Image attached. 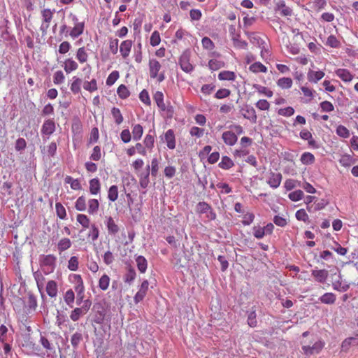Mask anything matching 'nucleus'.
Instances as JSON below:
<instances>
[{
  "label": "nucleus",
  "mask_w": 358,
  "mask_h": 358,
  "mask_svg": "<svg viewBox=\"0 0 358 358\" xmlns=\"http://www.w3.org/2000/svg\"><path fill=\"white\" fill-rule=\"evenodd\" d=\"M111 115L115 120V122L119 125L120 124L123 120V116L120 112V110L118 108L113 107L111 109Z\"/></svg>",
  "instance_id": "58836bf2"
},
{
  "label": "nucleus",
  "mask_w": 358,
  "mask_h": 358,
  "mask_svg": "<svg viewBox=\"0 0 358 358\" xmlns=\"http://www.w3.org/2000/svg\"><path fill=\"white\" fill-rule=\"evenodd\" d=\"M208 66L212 71H217L224 66V62L217 59H212L208 62Z\"/></svg>",
  "instance_id": "37998d69"
},
{
  "label": "nucleus",
  "mask_w": 358,
  "mask_h": 358,
  "mask_svg": "<svg viewBox=\"0 0 358 358\" xmlns=\"http://www.w3.org/2000/svg\"><path fill=\"white\" fill-rule=\"evenodd\" d=\"M311 275L315 278L317 282L324 283L327 279L328 271L325 269H313L311 271Z\"/></svg>",
  "instance_id": "ddd939ff"
},
{
  "label": "nucleus",
  "mask_w": 358,
  "mask_h": 358,
  "mask_svg": "<svg viewBox=\"0 0 358 358\" xmlns=\"http://www.w3.org/2000/svg\"><path fill=\"white\" fill-rule=\"evenodd\" d=\"M292 80L290 78H281L277 81V85L281 89H290L292 86Z\"/></svg>",
  "instance_id": "c9c22d12"
},
{
  "label": "nucleus",
  "mask_w": 358,
  "mask_h": 358,
  "mask_svg": "<svg viewBox=\"0 0 358 358\" xmlns=\"http://www.w3.org/2000/svg\"><path fill=\"white\" fill-rule=\"evenodd\" d=\"M324 343L320 340H317L313 345H303L302 350L306 356L318 354L324 348Z\"/></svg>",
  "instance_id": "20e7f679"
},
{
  "label": "nucleus",
  "mask_w": 358,
  "mask_h": 358,
  "mask_svg": "<svg viewBox=\"0 0 358 358\" xmlns=\"http://www.w3.org/2000/svg\"><path fill=\"white\" fill-rule=\"evenodd\" d=\"M153 99L156 102L157 106L163 111L166 108V105L164 102V94L162 92L157 91L155 93Z\"/></svg>",
  "instance_id": "7c9ffc66"
},
{
  "label": "nucleus",
  "mask_w": 358,
  "mask_h": 358,
  "mask_svg": "<svg viewBox=\"0 0 358 358\" xmlns=\"http://www.w3.org/2000/svg\"><path fill=\"white\" fill-rule=\"evenodd\" d=\"M233 166V161L227 156L222 157L221 162L219 163V166L223 169H229Z\"/></svg>",
  "instance_id": "09e8293b"
},
{
  "label": "nucleus",
  "mask_w": 358,
  "mask_h": 358,
  "mask_svg": "<svg viewBox=\"0 0 358 358\" xmlns=\"http://www.w3.org/2000/svg\"><path fill=\"white\" fill-rule=\"evenodd\" d=\"M81 85L82 80L76 76H73L70 86L71 91L74 94H78L81 90Z\"/></svg>",
  "instance_id": "c85d7f7f"
},
{
  "label": "nucleus",
  "mask_w": 358,
  "mask_h": 358,
  "mask_svg": "<svg viewBox=\"0 0 358 358\" xmlns=\"http://www.w3.org/2000/svg\"><path fill=\"white\" fill-rule=\"evenodd\" d=\"M336 74L339 77L343 82H350L353 79V75L345 69H338L336 71Z\"/></svg>",
  "instance_id": "5701e85b"
},
{
  "label": "nucleus",
  "mask_w": 358,
  "mask_h": 358,
  "mask_svg": "<svg viewBox=\"0 0 358 358\" xmlns=\"http://www.w3.org/2000/svg\"><path fill=\"white\" fill-rule=\"evenodd\" d=\"M236 76L234 72L230 71H222L218 74V79L220 80H235Z\"/></svg>",
  "instance_id": "2f4dec72"
},
{
  "label": "nucleus",
  "mask_w": 358,
  "mask_h": 358,
  "mask_svg": "<svg viewBox=\"0 0 358 358\" xmlns=\"http://www.w3.org/2000/svg\"><path fill=\"white\" fill-rule=\"evenodd\" d=\"M85 314V313L80 308H76L71 311L70 318L73 322H76Z\"/></svg>",
  "instance_id": "4d7b16f0"
},
{
  "label": "nucleus",
  "mask_w": 358,
  "mask_h": 358,
  "mask_svg": "<svg viewBox=\"0 0 358 358\" xmlns=\"http://www.w3.org/2000/svg\"><path fill=\"white\" fill-rule=\"evenodd\" d=\"M99 203L97 199H92L88 201V213L91 215L96 214L99 209Z\"/></svg>",
  "instance_id": "79ce46f5"
},
{
  "label": "nucleus",
  "mask_w": 358,
  "mask_h": 358,
  "mask_svg": "<svg viewBox=\"0 0 358 358\" xmlns=\"http://www.w3.org/2000/svg\"><path fill=\"white\" fill-rule=\"evenodd\" d=\"M56 319V323L60 328L64 326L66 327L69 322V317L64 311L57 310Z\"/></svg>",
  "instance_id": "393cba45"
},
{
  "label": "nucleus",
  "mask_w": 358,
  "mask_h": 358,
  "mask_svg": "<svg viewBox=\"0 0 358 358\" xmlns=\"http://www.w3.org/2000/svg\"><path fill=\"white\" fill-rule=\"evenodd\" d=\"M75 208L78 211L86 210V200L83 196L78 197L75 203Z\"/></svg>",
  "instance_id": "3c124183"
},
{
  "label": "nucleus",
  "mask_w": 358,
  "mask_h": 358,
  "mask_svg": "<svg viewBox=\"0 0 358 358\" xmlns=\"http://www.w3.org/2000/svg\"><path fill=\"white\" fill-rule=\"evenodd\" d=\"M190 53L184 52L179 59V64L182 70L186 73H191L194 70V66L189 62Z\"/></svg>",
  "instance_id": "39448f33"
},
{
  "label": "nucleus",
  "mask_w": 358,
  "mask_h": 358,
  "mask_svg": "<svg viewBox=\"0 0 358 358\" xmlns=\"http://www.w3.org/2000/svg\"><path fill=\"white\" fill-rule=\"evenodd\" d=\"M250 70L254 73H266L267 72V68L262 64L261 62H255L250 66Z\"/></svg>",
  "instance_id": "49530a36"
},
{
  "label": "nucleus",
  "mask_w": 358,
  "mask_h": 358,
  "mask_svg": "<svg viewBox=\"0 0 358 358\" xmlns=\"http://www.w3.org/2000/svg\"><path fill=\"white\" fill-rule=\"evenodd\" d=\"M106 226L109 234L115 235L119 231V227L111 217H106Z\"/></svg>",
  "instance_id": "412c9836"
},
{
  "label": "nucleus",
  "mask_w": 358,
  "mask_h": 358,
  "mask_svg": "<svg viewBox=\"0 0 358 358\" xmlns=\"http://www.w3.org/2000/svg\"><path fill=\"white\" fill-rule=\"evenodd\" d=\"M255 220V215L252 213H247L243 217L242 224L244 226L250 225Z\"/></svg>",
  "instance_id": "774afa93"
},
{
  "label": "nucleus",
  "mask_w": 358,
  "mask_h": 358,
  "mask_svg": "<svg viewBox=\"0 0 358 358\" xmlns=\"http://www.w3.org/2000/svg\"><path fill=\"white\" fill-rule=\"evenodd\" d=\"M90 190L92 194H97L100 190L99 180H90Z\"/></svg>",
  "instance_id": "0e129e2a"
},
{
  "label": "nucleus",
  "mask_w": 358,
  "mask_h": 358,
  "mask_svg": "<svg viewBox=\"0 0 358 358\" xmlns=\"http://www.w3.org/2000/svg\"><path fill=\"white\" fill-rule=\"evenodd\" d=\"M351 345L357 346L358 345V338L356 337H350L345 338L341 345V348L343 351H347L350 348Z\"/></svg>",
  "instance_id": "cd10ccee"
},
{
  "label": "nucleus",
  "mask_w": 358,
  "mask_h": 358,
  "mask_svg": "<svg viewBox=\"0 0 358 358\" xmlns=\"http://www.w3.org/2000/svg\"><path fill=\"white\" fill-rule=\"evenodd\" d=\"M135 262L137 268L141 273H145L148 268V261L144 256L136 255Z\"/></svg>",
  "instance_id": "dca6fc26"
},
{
  "label": "nucleus",
  "mask_w": 358,
  "mask_h": 358,
  "mask_svg": "<svg viewBox=\"0 0 358 358\" xmlns=\"http://www.w3.org/2000/svg\"><path fill=\"white\" fill-rule=\"evenodd\" d=\"M85 23L83 22H76L74 25L73 28L70 32V36L73 38H76L79 36H80L84 31Z\"/></svg>",
  "instance_id": "a878e982"
},
{
  "label": "nucleus",
  "mask_w": 358,
  "mask_h": 358,
  "mask_svg": "<svg viewBox=\"0 0 358 358\" xmlns=\"http://www.w3.org/2000/svg\"><path fill=\"white\" fill-rule=\"evenodd\" d=\"M241 111L242 112V115L244 118L249 120L252 123H256L257 116L256 111L252 106L245 105L241 108Z\"/></svg>",
  "instance_id": "6e6552de"
},
{
  "label": "nucleus",
  "mask_w": 358,
  "mask_h": 358,
  "mask_svg": "<svg viewBox=\"0 0 358 358\" xmlns=\"http://www.w3.org/2000/svg\"><path fill=\"white\" fill-rule=\"evenodd\" d=\"M336 300V296L332 292H326L319 298V301L326 305H333Z\"/></svg>",
  "instance_id": "aec40b11"
},
{
  "label": "nucleus",
  "mask_w": 358,
  "mask_h": 358,
  "mask_svg": "<svg viewBox=\"0 0 358 358\" xmlns=\"http://www.w3.org/2000/svg\"><path fill=\"white\" fill-rule=\"evenodd\" d=\"M164 141L169 149L173 150L176 148V138L172 129H169L164 134Z\"/></svg>",
  "instance_id": "6ab92c4d"
},
{
  "label": "nucleus",
  "mask_w": 358,
  "mask_h": 358,
  "mask_svg": "<svg viewBox=\"0 0 358 358\" xmlns=\"http://www.w3.org/2000/svg\"><path fill=\"white\" fill-rule=\"evenodd\" d=\"M253 88L255 89L259 94H264L266 96L271 98L273 96V92L268 89L266 87L262 86L258 84H255Z\"/></svg>",
  "instance_id": "a19ab883"
},
{
  "label": "nucleus",
  "mask_w": 358,
  "mask_h": 358,
  "mask_svg": "<svg viewBox=\"0 0 358 358\" xmlns=\"http://www.w3.org/2000/svg\"><path fill=\"white\" fill-rule=\"evenodd\" d=\"M65 76L62 71H57L54 73L53 82L55 85H59L64 83Z\"/></svg>",
  "instance_id": "69168bd1"
},
{
  "label": "nucleus",
  "mask_w": 358,
  "mask_h": 358,
  "mask_svg": "<svg viewBox=\"0 0 358 358\" xmlns=\"http://www.w3.org/2000/svg\"><path fill=\"white\" fill-rule=\"evenodd\" d=\"M253 236L257 239H262L265 234V229L259 226H254L252 228Z\"/></svg>",
  "instance_id": "052dcab7"
},
{
  "label": "nucleus",
  "mask_w": 358,
  "mask_h": 358,
  "mask_svg": "<svg viewBox=\"0 0 358 358\" xmlns=\"http://www.w3.org/2000/svg\"><path fill=\"white\" fill-rule=\"evenodd\" d=\"M99 236V230L98 227L94 224H91L90 229L88 234V238H91L93 241L98 239Z\"/></svg>",
  "instance_id": "864d4df0"
},
{
  "label": "nucleus",
  "mask_w": 358,
  "mask_h": 358,
  "mask_svg": "<svg viewBox=\"0 0 358 358\" xmlns=\"http://www.w3.org/2000/svg\"><path fill=\"white\" fill-rule=\"evenodd\" d=\"M332 287L339 292H345L350 288V284L346 281L335 280L332 282Z\"/></svg>",
  "instance_id": "4be33fe9"
},
{
  "label": "nucleus",
  "mask_w": 358,
  "mask_h": 358,
  "mask_svg": "<svg viewBox=\"0 0 358 358\" xmlns=\"http://www.w3.org/2000/svg\"><path fill=\"white\" fill-rule=\"evenodd\" d=\"M40 342L47 351L48 358H56L57 353L53 345L43 336H41Z\"/></svg>",
  "instance_id": "1a4fd4ad"
},
{
  "label": "nucleus",
  "mask_w": 358,
  "mask_h": 358,
  "mask_svg": "<svg viewBox=\"0 0 358 358\" xmlns=\"http://www.w3.org/2000/svg\"><path fill=\"white\" fill-rule=\"evenodd\" d=\"M55 131V124L53 120H45L41 128V133L43 135L50 136Z\"/></svg>",
  "instance_id": "4468645a"
},
{
  "label": "nucleus",
  "mask_w": 358,
  "mask_h": 358,
  "mask_svg": "<svg viewBox=\"0 0 358 358\" xmlns=\"http://www.w3.org/2000/svg\"><path fill=\"white\" fill-rule=\"evenodd\" d=\"M196 213L199 215H205L208 221L216 219V213L212 207L205 201H200L196 206Z\"/></svg>",
  "instance_id": "7ed1b4c3"
},
{
  "label": "nucleus",
  "mask_w": 358,
  "mask_h": 358,
  "mask_svg": "<svg viewBox=\"0 0 358 358\" xmlns=\"http://www.w3.org/2000/svg\"><path fill=\"white\" fill-rule=\"evenodd\" d=\"M303 196V192L300 189L292 192L288 195L289 199L292 201H300Z\"/></svg>",
  "instance_id": "bf43d9fd"
},
{
  "label": "nucleus",
  "mask_w": 358,
  "mask_h": 358,
  "mask_svg": "<svg viewBox=\"0 0 358 358\" xmlns=\"http://www.w3.org/2000/svg\"><path fill=\"white\" fill-rule=\"evenodd\" d=\"M300 137L303 140L308 141L310 145H313L315 141L313 139L311 133L307 129H303L300 132Z\"/></svg>",
  "instance_id": "338daca9"
},
{
  "label": "nucleus",
  "mask_w": 358,
  "mask_h": 358,
  "mask_svg": "<svg viewBox=\"0 0 358 358\" xmlns=\"http://www.w3.org/2000/svg\"><path fill=\"white\" fill-rule=\"evenodd\" d=\"M149 282L148 280H144L139 287L138 291L134 296V301L136 304H138L142 301L147 294L148 291Z\"/></svg>",
  "instance_id": "0eeeda50"
},
{
  "label": "nucleus",
  "mask_w": 358,
  "mask_h": 358,
  "mask_svg": "<svg viewBox=\"0 0 358 358\" xmlns=\"http://www.w3.org/2000/svg\"><path fill=\"white\" fill-rule=\"evenodd\" d=\"M68 268L70 271H76L78 268V259L76 256L71 257L68 262Z\"/></svg>",
  "instance_id": "680f3d73"
},
{
  "label": "nucleus",
  "mask_w": 358,
  "mask_h": 358,
  "mask_svg": "<svg viewBox=\"0 0 358 358\" xmlns=\"http://www.w3.org/2000/svg\"><path fill=\"white\" fill-rule=\"evenodd\" d=\"M76 220L83 228L87 229L90 227V221L86 215L78 214Z\"/></svg>",
  "instance_id": "a18cd8bd"
},
{
  "label": "nucleus",
  "mask_w": 358,
  "mask_h": 358,
  "mask_svg": "<svg viewBox=\"0 0 358 358\" xmlns=\"http://www.w3.org/2000/svg\"><path fill=\"white\" fill-rule=\"evenodd\" d=\"M295 217L297 220L303 221L304 222H309V217L304 209H299L295 213Z\"/></svg>",
  "instance_id": "6e6d98bb"
},
{
  "label": "nucleus",
  "mask_w": 358,
  "mask_h": 358,
  "mask_svg": "<svg viewBox=\"0 0 358 358\" xmlns=\"http://www.w3.org/2000/svg\"><path fill=\"white\" fill-rule=\"evenodd\" d=\"M117 94L122 99H127L130 95L129 90L124 85H120L118 87Z\"/></svg>",
  "instance_id": "5fc2aeb1"
},
{
  "label": "nucleus",
  "mask_w": 358,
  "mask_h": 358,
  "mask_svg": "<svg viewBox=\"0 0 358 358\" xmlns=\"http://www.w3.org/2000/svg\"><path fill=\"white\" fill-rule=\"evenodd\" d=\"M76 59L82 64L87 61L88 54L84 47L78 49L76 52Z\"/></svg>",
  "instance_id": "c03bdc74"
},
{
  "label": "nucleus",
  "mask_w": 358,
  "mask_h": 358,
  "mask_svg": "<svg viewBox=\"0 0 358 358\" xmlns=\"http://www.w3.org/2000/svg\"><path fill=\"white\" fill-rule=\"evenodd\" d=\"M25 307L29 313L34 312L38 306L36 296L31 292L28 293Z\"/></svg>",
  "instance_id": "f8f14e48"
},
{
  "label": "nucleus",
  "mask_w": 358,
  "mask_h": 358,
  "mask_svg": "<svg viewBox=\"0 0 358 358\" xmlns=\"http://www.w3.org/2000/svg\"><path fill=\"white\" fill-rule=\"evenodd\" d=\"M324 75L325 73L322 71H314L310 69L307 73V79L310 83H317L324 76Z\"/></svg>",
  "instance_id": "9b49d317"
},
{
  "label": "nucleus",
  "mask_w": 358,
  "mask_h": 358,
  "mask_svg": "<svg viewBox=\"0 0 358 358\" xmlns=\"http://www.w3.org/2000/svg\"><path fill=\"white\" fill-rule=\"evenodd\" d=\"M45 290L47 294L51 298H55L58 293L57 283L55 280H49L47 282Z\"/></svg>",
  "instance_id": "f3484780"
},
{
  "label": "nucleus",
  "mask_w": 358,
  "mask_h": 358,
  "mask_svg": "<svg viewBox=\"0 0 358 358\" xmlns=\"http://www.w3.org/2000/svg\"><path fill=\"white\" fill-rule=\"evenodd\" d=\"M57 257L53 255H42L40 256V266L45 275H48L55 269Z\"/></svg>",
  "instance_id": "f257e3e1"
},
{
  "label": "nucleus",
  "mask_w": 358,
  "mask_h": 358,
  "mask_svg": "<svg viewBox=\"0 0 358 358\" xmlns=\"http://www.w3.org/2000/svg\"><path fill=\"white\" fill-rule=\"evenodd\" d=\"M118 197V190L117 187L115 185H112L108 190V198L110 201H115L117 200Z\"/></svg>",
  "instance_id": "13d9d810"
},
{
  "label": "nucleus",
  "mask_w": 358,
  "mask_h": 358,
  "mask_svg": "<svg viewBox=\"0 0 358 358\" xmlns=\"http://www.w3.org/2000/svg\"><path fill=\"white\" fill-rule=\"evenodd\" d=\"M71 246V241L68 238H62L57 244V248L59 252H62L69 248H70Z\"/></svg>",
  "instance_id": "72a5a7b5"
},
{
  "label": "nucleus",
  "mask_w": 358,
  "mask_h": 358,
  "mask_svg": "<svg viewBox=\"0 0 358 358\" xmlns=\"http://www.w3.org/2000/svg\"><path fill=\"white\" fill-rule=\"evenodd\" d=\"M275 10L280 12L282 16H291L293 14L292 9L286 6L284 0H279L275 5Z\"/></svg>",
  "instance_id": "9d476101"
},
{
  "label": "nucleus",
  "mask_w": 358,
  "mask_h": 358,
  "mask_svg": "<svg viewBox=\"0 0 358 358\" xmlns=\"http://www.w3.org/2000/svg\"><path fill=\"white\" fill-rule=\"evenodd\" d=\"M41 14L43 17V22L41 25L40 29L43 34H45L53 17V13L50 9L45 8L41 11Z\"/></svg>",
  "instance_id": "423d86ee"
},
{
  "label": "nucleus",
  "mask_w": 358,
  "mask_h": 358,
  "mask_svg": "<svg viewBox=\"0 0 358 358\" xmlns=\"http://www.w3.org/2000/svg\"><path fill=\"white\" fill-rule=\"evenodd\" d=\"M336 134L338 136L347 138L350 136V131L343 125H339L336 128Z\"/></svg>",
  "instance_id": "e2e57ef3"
},
{
  "label": "nucleus",
  "mask_w": 358,
  "mask_h": 358,
  "mask_svg": "<svg viewBox=\"0 0 358 358\" xmlns=\"http://www.w3.org/2000/svg\"><path fill=\"white\" fill-rule=\"evenodd\" d=\"M55 210H56L57 215L60 220L66 219V209L61 203H59V202L56 203Z\"/></svg>",
  "instance_id": "de8ad7c7"
},
{
  "label": "nucleus",
  "mask_w": 358,
  "mask_h": 358,
  "mask_svg": "<svg viewBox=\"0 0 358 358\" xmlns=\"http://www.w3.org/2000/svg\"><path fill=\"white\" fill-rule=\"evenodd\" d=\"M300 160L303 164L310 165L314 163L315 157L312 153L306 152L302 154Z\"/></svg>",
  "instance_id": "e433bc0d"
},
{
  "label": "nucleus",
  "mask_w": 358,
  "mask_h": 358,
  "mask_svg": "<svg viewBox=\"0 0 358 358\" xmlns=\"http://www.w3.org/2000/svg\"><path fill=\"white\" fill-rule=\"evenodd\" d=\"M83 88L90 92L97 90V83L95 79L90 81H85L83 83Z\"/></svg>",
  "instance_id": "8fccbe9b"
},
{
  "label": "nucleus",
  "mask_w": 358,
  "mask_h": 358,
  "mask_svg": "<svg viewBox=\"0 0 358 358\" xmlns=\"http://www.w3.org/2000/svg\"><path fill=\"white\" fill-rule=\"evenodd\" d=\"M136 277V273L135 269L133 267L129 266L127 268L126 273L124 275V282L125 283L131 285L134 281Z\"/></svg>",
  "instance_id": "bb28decb"
},
{
  "label": "nucleus",
  "mask_w": 358,
  "mask_h": 358,
  "mask_svg": "<svg viewBox=\"0 0 358 358\" xmlns=\"http://www.w3.org/2000/svg\"><path fill=\"white\" fill-rule=\"evenodd\" d=\"M110 277L107 274H103L99 280V287L102 291H106L110 284Z\"/></svg>",
  "instance_id": "ea45409f"
},
{
  "label": "nucleus",
  "mask_w": 358,
  "mask_h": 358,
  "mask_svg": "<svg viewBox=\"0 0 358 358\" xmlns=\"http://www.w3.org/2000/svg\"><path fill=\"white\" fill-rule=\"evenodd\" d=\"M132 45L133 43L131 40H125L121 43L120 46V52L124 59H126L127 57H129Z\"/></svg>",
  "instance_id": "2eb2a0df"
},
{
  "label": "nucleus",
  "mask_w": 358,
  "mask_h": 358,
  "mask_svg": "<svg viewBox=\"0 0 358 358\" xmlns=\"http://www.w3.org/2000/svg\"><path fill=\"white\" fill-rule=\"evenodd\" d=\"M149 73L151 78H156L158 83H162L165 79L164 72H159L162 65L159 61L155 59L149 60Z\"/></svg>",
  "instance_id": "f03ea898"
},
{
  "label": "nucleus",
  "mask_w": 358,
  "mask_h": 358,
  "mask_svg": "<svg viewBox=\"0 0 358 358\" xmlns=\"http://www.w3.org/2000/svg\"><path fill=\"white\" fill-rule=\"evenodd\" d=\"M222 138L224 142L230 146L235 145L238 140L237 136L231 131H224Z\"/></svg>",
  "instance_id": "a211bd4d"
},
{
  "label": "nucleus",
  "mask_w": 358,
  "mask_h": 358,
  "mask_svg": "<svg viewBox=\"0 0 358 358\" xmlns=\"http://www.w3.org/2000/svg\"><path fill=\"white\" fill-rule=\"evenodd\" d=\"M83 340V335L80 332H75L71 338V343L74 348H77L81 341Z\"/></svg>",
  "instance_id": "603ef678"
},
{
  "label": "nucleus",
  "mask_w": 358,
  "mask_h": 358,
  "mask_svg": "<svg viewBox=\"0 0 358 358\" xmlns=\"http://www.w3.org/2000/svg\"><path fill=\"white\" fill-rule=\"evenodd\" d=\"M143 134V128L141 124H136L134 125V127L132 128V135H133L134 140H135V141L140 140L142 137Z\"/></svg>",
  "instance_id": "4c0bfd02"
},
{
  "label": "nucleus",
  "mask_w": 358,
  "mask_h": 358,
  "mask_svg": "<svg viewBox=\"0 0 358 358\" xmlns=\"http://www.w3.org/2000/svg\"><path fill=\"white\" fill-rule=\"evenodd\" d=\"M64 300L66 305L70 307L73 308L75 301V294L74 292L71 289L67 290L64 295Z\"/></svg>",
  "instance_id": "473e14b6"
},
{
  "label": "nucleus",
  "mask_w": 358,
  "mask_h": 358,
  "mask_svg": "<svg viewBox=\"0 0 358 358\" xmlns=\"http://www.w3.org/2000/svg\"><path fill=\"white\" fill-rule=\"evenodd\" d=\"M78 68V64L72 59H66L64 63V69L67 73L76 71Z\"/></svg>",
  "instance_id": "c756f323"
},
{
  "label": "nucleus",
  "mask_w": 358,
  "mask_h": 358,
  "mask_svg": "<svg viewBox=\"0 0 358 358\" xmlns=\"http://www.w3.org/2000/svg\"><path fill=\"white\" fill-rule=\"evenodd\" d=\"M33 276L36 282V285L38 287V289L41 294L42 297L44 296L43 292V280H44V278L41 273H40L38 271H36L33 273Z\"/></svg>",
  "instance_id": "f704fd0d"
},
{
  "label": "nucleus",
  "mask_w": 358,
  "mask_h": 358,
  "mask_svg": "<svg viewBox=\"0 0 358 358\" xmlns=\"http://www.w3.org/2000/svg\"><path fill=\"white\" fill-rule=\"evenodd\" d=\"M247 323L252 328L257 326V313L254 307L252 308L251 310L247 311Z\"/></svg>",
  "instance_id": "b1692460"
}]
</instances>
